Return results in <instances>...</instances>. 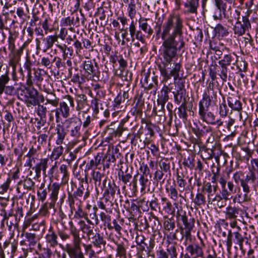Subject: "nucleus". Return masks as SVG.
Segmentation results:
<instances>
[{"label": "nucleus", "mask_w": 258, "mask_h": 258, "mask_svg": "<svg viewBox=\"0 0 258 258\" xmlns=\"http://www.w3.org/2000/svg\"><path fill=\"white\" fill-rule=\"evenodd\" d=\"M183 22L177 16H172L164 24L162 33V49L161 63L159 69L163 77L162 83H165L172 77L174 83L179 79H184L179 77L181 64L177 62V51H184L185 42L183 36Z\"/></svg>", "instance_id": "1"}, {"label": "nucleus", "mask_w": 258, "mask_h": 258, "mask_svg": "<svg viewBox=\"0 0 258 258\" xmlns=\"http://www.w3.org/2000/svg\"><path fill=\"white\" fill-rule=\"evenodd\" d=\"M69 224L70 231L74 237L73 245L71 246L68 244L66 246V251L70 258H85L80 246L81 239L79 236V231L72 221H70Z\"/></svg>", "instance_id": "2"}, {"label": "nucleus", "mask_w": 258, "mask_h": 258, "mask_svg": "<svg viewBox=\"0 0 258 258\" xmlns=\"http://www.w3.org/2000/svg\"><path fill=\"white\" fill-rule=\"evenodd\" d=\"M18 93L24 97V101L27 107H30L36 106L37 102L38 91L34 87H30L21 84L19 87L16 89Z\"/></svg>", "instance_id": "3"}, {"label": "nucleus", "mask_w": 258, "mask_h": 258, "mask_svg": "<svg viewBox=\"0 0 258 258\" xmlns=\"http://www.w3.org/2000/svg\"><path fill=\"white\" fill-rule=\"evenodd\" d=\"M235 56L236 55L234 53L225 54L223 58L218 61L219 66H217L218 75L224 82H226L227 79V67L231 64H234L237 61L235 59Z\"/></svg>", "instance_id": "4"}, {"label": "nucleus", "mask_w": 258, "mask_h": 258, "mask_svg": "<svg viewBox=\"0 0 258 258\" xmlns=\"http://www.w3.org/2000/svg\"><path fill=\"white\" fill-rule=\"evenodd\" d=\"M209 107H199L200 118L204 122L212 125H216L218 127L223 125V121L220 119H216V116L213 112L209 111Z\"/></svg>", "instance_id": "5"}, {"label": "nucleus", "mask_w": 258, "mask_h": 258, "mask_svg": "<svg viewBox=\"0 0 258 258\" xmlns=\"http://www.w3.org/2000/svg\"><path fill=\"white\" fill-rule=\"evenodd\" d=\"M82 67L87 76L90 79L95 80L98 79L99 71L98 65L95 60L87 59L83 62Z\"/></svg>", "instance_id": "6"}, {"label": "nucleus", "mask_w": 258, "mask_h": 258, "mask_svg": "<svg viewBox=\"0 0 258 258\" xmlns=\"http://www.w3.org/2000/svg\"><path fill=\"white\" fill-rule=\"evenodd\" d=\"M175 90L172 92L174 102L179 104L181 102H186V90L185 89V80L179 79L174 83Z\"/></svg>", "instance_id": "7"}, {"label": "nucleus", "mask_w": 258, "mask_h": 258, "mask_svg": "<svg viewBox=\"0 0 258 258\" xmlns=\"http://www.w3.org/2000/svg\"><path fill=\"white\" fill-rule=\"evenodd\" d=\"M66 123L67 124V128L72 137L78 138L80 136L82 121L80 118L77 117L70 118L66 120Z\"/></svg>", "instance_id": "8"}, {"label": "nucleus", "mask_w": 258, "mask_h": 258, "mask_svg": "<svg viewBox=\"0 0 258 258\" xmlns=\"http://www.w3.org/2000/svg\"><path fill=\"white\" fill-rule=\"evenodd\" d=\"M215 5L218 10L213 15L215 20H222L228 17V6L223 0H214Z\"/></svg>", "instance_id": "9"}, {"label": "nucleus", "mask_w": 258, "mask_h": 258, "mask_svg": "<svg viewBox=\"0 0 258 258\" xmlns=\"http://www.w3.org/2000/svg\"><path fill=\"white\" fill-rule=\"evenodd\" d=\"M218 102V93L204 92L202 98L199 103V107H209L217 105Z\"/></svg>", "instance_id": "10"}, {"label": "nucleus", "mask_w": 258, "mask_h": 258, "mask_svg": "<svg viewBox=\"0 0 258 258\" xmlns=\"http://www.w3.org/2000/svg\"><path fill=\"white\" fill-rule=\"evenodd\" d=\"M186 253L183 255V258H204V251L203 247L198 244H189L185 248Z\"/></svg>", "instance_id": "11"}, {"label": "nucleus", "mask_w": 258, "mask_h": 258, "mask_svg": "<svg viewBox=\"0 0 258 258\" xmlns=\"http://www.w3.org/2000/svg\"><path fill=\"white\" fill-rule=\"evenodd\" d=\"M35 182L31 178L26 177L24 180H20L17 183L16 190L20 195L19 198H23L26 194L25 190H32L34 188Z\"/></svg>", "instance_id": "12"}, {"label": "nucleus", "mask_w": 258, "mask_h": 258, "mask_svg": "<svg viewBox=\"0 0 258 258\" xmlns=\"http://www.w3.org/2000/svg\"><path fill=\"white\" fill-rule=\"evenodd\" d=\"M64 101H61L59 104V110L61 111V115L64 118H68L70 116V109L68 105L69 103L71 107L74 108L75 106L74 100L73 97L67 95L63 97Z\"/></svg>", "instance_id": "13"}, {"label": "nucleus", "mask_w": 258, "mask_h": 258, "mask_svg": "<svg viewBox=\"0 0 258 258\" xmlns=\"http://www.w3.org/2000/svg\"><path fill=\"white\" fill-rule=\"evenodd\" d=\"M256 180V175L254 172H250L249 174H247L245 178H243L241 180V186L242 187L243 191L245 192L243 201H247L249 198L247 194L250 191L249 185L253 184Z\"/></svg>", "instance_id": "14"}, {"label": "nucleus", "mask_w": 258, "mask_h": 258, "mask_svg": "<svg viewBox=\"0 0 258 258\" xmlns=\"http://www.w3.org/2000/svg\"><path fill=\"white\" fill-rule=\"evenodd\" d=\"M21 237H23L22 240L20 242L21 245H25L29 246L30 250H32V248L31 246L35 245L37 241L38 238L35 233L30 232H24L21 234Z\"/></svg>", "instance_id": "15"}, {"label": "nucleus", "mask_w": 258, "mask_h": 258, "mask_svg": "<svg viewBox=\"0 0 258 258\" xmlns=\"http://www.w3.org/2000/svg\"><path fill=\"white\" fill-rule=\"evenodd\" d=\"M234 236V239L236 240V244L238 245L240 248L243 246L244 238L239 232H234L232 233L231 230L228 231L227 238L226 241V245L227 250L230 251L231 249L232 244V236Z\"/></svg>", "instance_id": "16"}, {"label": "nucleus", "mask_w": 258, "mask_h": 258, "mask_svg": "<svg viewBox=\"0 0 258 258\" xmlns=\"http://www.w3.org/2000/svg\"><path fill=\"white\" fill-rule=\"evenodd\" d=\"M128 31L132 41H134L135 39H136L143 43L145 42V35L141 30L137 29L136 23L134 20L132 21L129 25Z\"/></svg>", "instance_id": "17"}, {"label": "nucleus", "mask_w": 258, "mask_h": 258, "mask_svg": "<svg viewBox=\"0 0 258 258\" xmlns=\"http://www.w3.org/2000/svg\"><path fill=\"white\" fill-rule=\"evenodd\" d=\"M105 161V157H103L102 153H98L92 159L89 163L86 165V168L88 170L90 169H98L100 170L103 162Z\"/></svg>", "instance_id": "18"}, {"label": "nucleus", "mask_w": 258, "mask_h": 258, "mask_svg": "<svg viewBox=\"0 0 258 258\" xmlns=\"http://www.w3.org/2000/svg\"><path fill=\"white\" fill-rule=\"evenodd\" d=\"M17 249V246L14 244H9L5 243L4 249L0 243V258H13Z\"/></svg>", "instance_id": "19"}, {"label": "nucleus", "mask_w": 258, "mask_h": 258, "mask_svg": "<svg viewBox=\"0 0 258 258\" xmlns=\"http://www.w3.org/2000/svg\"><path fill=\"white\" fill-rule=\"evenodd\" d=\"M41 39V50L43 52H46L53 46L55 42L57 41L58 36L56 35H48L45 38L43 37Z\"/></svg>", "instance_id": "20"}, {"label": "nucleus", "mask_w": 258, "mask_h": 258, "mask_svg": "<svg viewBox=\"0 0 258 258\" xmlns=\"http://www.w3.org/2000/svg\"><path fill=\"white\" fill-rule=\"evenodd\" d=\"M177 217H180V220L183 225V226H180L179 228H183V230H192L195 226V220L194 218L188 219L185 212L183 213V214H181L179 212H177Z\"/></svg>", "instance_id": "21"}, {"label": "nucleus", "mask_w": 258, "mask_h": 258, "mask_svg": "<svg viewBox=\"0 0 258 258\" xmlns=\"http://www.w3.org/2000/svg\"><path fill=\"white\" fill-rule=\"evenodd\" d=\"M60 189V185L56 182L53 183L52 184H49L48 186V190L50 192V199L51 203L50 205L51 207L54 206L58 198V195Z\"/></svg>", "instance_id": "22"}, {"label": "nucleus", "mask_w": 258, "mask_h": 258, "mask_svg": "<svg viewBox=\"0 0 258 258\" xmlns=\"http://www.w3.org/2000/svg\"><path fill=\"white\" fill-rule=\"evenodd\" d=\"M224 212L227 219L236 220L238 215L242 214V211L239 208L228 206Z\"/></svg>", "instance_id": "23"}, {"label": "nucleus", "mask_w": 258, "mask_h": 258, "mask_svg": "<svg viewBox=\"0 0 258 258\" xmlns=\"http://www.w3.org/2000/svg\"><path fill=\"white\" fill-rule=\"evenodd\" d=\"M92 244L95 247L100 249H104L106 242L105 238L102 233L96 232L92 236L91 239ZM101 251V250H100Z\"/></svg>", "instance_id": "24"}, {"label": "nucleus", "mask_w": 258, "mask_h": 258, "mask_svg": "<svg viewBox=\"0 0 258 258\" xmlns=\"http://www.w3.org/2000/svg\"><path fill=\"white\" fill-rule=\"evenodd\" d=\"M195 126L192 127L194 133L198 138L206 136L208 134L213 133L212 128L210 126L203 125L199 126L197 123H194Z\"/></svg>", "instance_id": "25"}, {"label": "nucleus", "mask_w": 258, "mask_h": 258, "mask_svg": "<svg viewBox=\"0 0 258 258\" xmlns=\"http://www.w3.org/2000/svg\"><path fill=\"white\" fill-rule=\"evenodd\" d=\"M76 177L79 181V187H81V188H84V189H86V191L85 192V195H84L83 196V199L84 200H85L90 196V191L88 189L89 185L88 182L87 174L83 172L82 174H80L79 175H76Z\"/></svg>", "instance_id": "26"}, {"label": "nucleus", "mask_w": 258, "mask_h": 258, "mask_svg": "<svg viewBox=\"0 0 258 258\" xmlns=\"http://www.w3.org/2000/svg\"><path fill=\"white\" fill-rule=\"evenodd\" d=\"M48 159L47 158H41L39 162L36 165L32 167V169L35 172V176L39 178L41 176V171H42L43 174L46 175V170L48 166Z\"/></svg>", "instance_id": "27"}, {"label": "nucleus", "mask_w": 258, "mask_h": 258, "mask_svg": "<svg viewBox=\"0 0 258 258\" xmlns=\"http://www.w3.org/2000/svg\"><path fill=\"white\" fill-rule=\"evenodd\" d=\"M75 100L77 103L76 110L80 111L84 109L86 106H89L87 96L84 94L76 93Z\"/></svg>", "instance_id": "28"}, {"label": "nucleus", "mask_w": 258, "mask_h": 258, "mask_svg": "<svg viewBox=\"0 0 258 258\" xmlns=\"http://www.w3.org/2000/svg\"><path fill=\"white\" fill-rule=\"evenodd\" d=\"M199 0H189L184 4L185 9L184 13L186 14H197L199 7Z\"/></svg>", "instance_id": "29"}, {"label": "nucleus", "mask_w": 258, "mask_h": 258, "mask_svg": "<svg viewBox=\"0 0 258 258\" xmlns=\"http://www.w3.org/2000/svg\"><path fill=\"white\" fill-rule=\"evenodd\" d=\"M117 186L114 182L109 181L108 183V186L106 187L105 189L104 192L103 194V196L105 197L104 200L105 203H107L109 202V199L110 198L109 195H110L112 198L114 197Z\"/></svg>", "instance_id": "30"}, {"label": "nucleus", "mask_w": 258, "mask_h": 258, "mask_svg": "<svg viewBox=\"0 0 258 258\" xmlns=\"http://www.w3.org/2000/svg\"><path fill=\"white\" fill-rule=\"evenodd\" d=\"M45 238L46 242L49 244L50 246L55 247L58 244L57 235L53 231L52 227H50L48 230Z\"/></svg>", "instance_id": "31"}, {"label": "nucleus", "mask_w": 258, "mask_h": 258, "mask_svg": "<svg viewBox=\"0 0 258 258\" xmlns=\"http://www.w3.org/2000/svg\"><path fill=\"white\" fill-rule=\"evenodd\" d=\"M147 21V19L141 17L138 21L139 27L141 30L150 36L153 34V31L148 24Z\"/></svg>", "instance_id": "32"}, {"label": "nucleus", "mask_w": 258, "mask_h": 258, "mask_svg": "<svg viewBox=\"0 0 258 258\" xmlns=\"http://www.w3.org/2000/svg\"><path fill=\"white\" fill-rule=\"evenodd\" d=\"M55 131L56 132V139L55 143L57 145H61L66 136V133L63 126L60 124H57Z\"/></svg>", "instance_id": "33"}, {"label": "nucleus", "mask_w": 258, "mask_h": 258, "mask_svg": "<svg viewBox=\"0 0 258 258\" xmlns=\"http://www.w3.org/2000/svg\"><path fill=\"white\" fill-rule=\"evenodd\" d=\"M188 176H185L182 172L176 173V181L180 191H183L186 185V179Z\"/></svg>", "instance_id": "34"}, {"label": "nucleus", "mask_w": 258, "mask_h": 258, "mask_svg": "<svg viewBox=\"0 0 258 258\" xmlns=\"http://www.w3.org/2000/svg\"><path fill=\"white\" fill-rule=\"evenodd\" d=\"M228 106L232 110L237 111H241L242 110V104L240 101L237 99L232 97H228L227 99Z\"/></svg>", "instance_id": "35"}, {"label": "nucleus", "mask_w": 258, "mask_h": 258, "mask_svg": "<svg viewBox=\"0 0 258 258\" xmlns=\"http://www.w3.org/2000/svg\"><path fill=\"white\" fill-rule=\"evenodd\" d=\"M24 47V45H23L18 49L15 50L10 53L11 61L13 63H17L19 61Z\"/></svg>", "instance_id": "36"}, {"label": "nucleus", "mask_w": 258, "mask_h": 258, "mask_svg": "<svg viewBox=\"0 0 258 258\" xmlns=\"http://www.w3.org/2000/svg\"><path fill=\"white\" fill-rule=\"evenodd\" d=\"M53 57L52 55L44 56L41 58L40 64L48 70H51L53 67Z\"/></svg>", "instance_id": "37"}, {"label": "nucleus", "mask_w": 258, "mask_h": 258, "mask_svg": "<svg viewBox=\"0 0 258 258\" xmlns=\"http://www.w3.org/2000/svg\"><path fill=\"white\" fill-rule=\"evenodd\" d=\"M46 102L45 105L51 104L54 107H56L59 103V98L52 92L48 93L45 97Z\"/></svg>", "instance_id": "38"}, {"label": "nucleus", "mask_w": 258, "mask_h": 258, "mask_svg": "<svg viewBox=\"0 0 258 258\" xmlns=\"http://www.w3.org/2000/svg\"><path fill=\"white\" fill-rule=\"evenodd\" d=\"M80 198L72 195V192L68 191V202L70 208L82 205V202Z\"/></svg>", "instance_id": "39"}, {"label": "nucleus", "mask_w": 258, "mask_h": 258, "mask_svg": "<svg viewBox=\"0 0 258 258\" xmlns=\"http://www.w3.org/2000/svg\"><path fill=\"white\" fill-rule=\"evenodd\" d=\"M193 202L195 205V207L201 208L202 206L206 204V197L202 192H198L194 199Z\"/></svg>", "instance_id": "40"}, {"label": "nucleus", "mask_w": 258, "mask_h": 258, "mask_svg": "<svg viewBox=\"0 0 258 258\" xmlns=\"http://www.w3.org/2000/svg\"><path fill=\"white\" fill-rule=\"evenodd\" d=\"M118 177L119 180L122 181L124 184H127L132 179V175L127 172V169L124 172L121 169H120L118 172Z\"/></svg>", "instance_id": "41"}, {"label": "nucleus", "mask_w": 258, "mask_h": 258, "mask_svg": "<svg viewBox=\"0 0 258 258\" xmlns=\"http://www.w3.org/2000/svg\"><path fill=\"white\" fill-rule=\"evenodd\" d=\"M128 211L130 212L131 217L129 218L130 221H133L135 217L139 215L140 212V208L134 202H132L130 208L128 209Z\"/></svg>", "instance_id": "42"}, {"label": "nucleus", "mask_w": 258, "mask_h": 258, "mask_svg": "<svg viewBox=\"0 0 258 258\" xmlns=\"http://www.w3.org/2000/svg\"><path fill=\"white\" fill-rule=\"evenodd\" d=\"M96 170L97 169H93L91 174L96 187L97 186H100L102 178L104 176L103 173H101L100 171H97Z\"/></svg>", "instance_id": "43"}, {"label": "nucleus", "mask_w": 258, "mask_h": 258, "mask_svg": "<svg viewBox=\"0 0 258 258\" xmlns=\"http://www.w3.org/2000/svg\"><path fill=\"white\" fill-rule=\"evenodd\" d=\"M228 17L225 19H228L229 21L232 22L234 20L239 21L240 12L237 10H232L231 7L229 6L228 8Z\"/></svg>", "instance_id": "44"}, {"label": "nucleus", "mask_w": 258, "mask_h": 258, "mask_svg": "<svg viewBox=\"0 0 258 258\" xmlns=\"http://www.w3.org/2000/svg\"><path fill=\"white\" fill-rule=\"evenodd\" d=\"M60 173L62 174L61 183L65 184L69 180V173L68 170V166L65 164H61L59 167Z\"/></svg>", "instance_id": "45"}, {"label": "nucleus", "mask_w": 258, "mask_h": 258, "mask_svg": "<svg viewBox=\"0 0 258 258\" xmlns=\"http://www.w3.org/2000/svg\"><path fill=\"white\" fill-rule=\"evenodd\" d=\"M214 31L216 35L222 37H226L229 34L228 29L221 24H218L214 28Z\"/></svg>", "instance_id": "46"}, {"label": "nucleus", "mask_w": 258, "mask_h": 258, "mask_svg": "<svg viewBox=\"0 0 258 258\" xmlns=\"http://www.w3.org/2000/svg\"><path fill=\"white\" fill-rule=\"evenodd\" d=\"M100 102V100L97 97H92L90 107L88 108L86 111H84V112L87 113L89 111V109L91 108L93 111V114L95 115H97L99 113V105Z\"/></svg>", "instance_id": "47"}, {"label": "nucleus", "mask_w": 258, "mask_h": 258, "mask_svg": "<svg viewBox=\"0 0 258 258\" xmlns=\"http://www.w3.org/2000/svg\"><path fill=\"white\" fill-rule=\"evenodd\" d=\"M44 183H41L40 187L39 188L37 191V196L38 199L39 201L43 202L46 199L47 192H48V188H44Z\"/></svg>", "instance_id": "48"}, {"label": "nucleus", "mask_w": 258, "mask_h": 258, "mask_svg": "<svg viewBox=\"0 0 258 258\" xmlns=\"http://www.w3.org/2000/svg\"><path fill=\"white\" fill-rule=\"evenodd\" d=\"M186 108V102H182L180 106L177 108L178 116L180 118L182 119L183 122H185L187 118V114Z\"/></svg>", "instance_id": "49"}, {"label": "nucleus", "mask_w": 258, "mask_h": 258, "mask_svg": "<svg viewBox=\"0 0 258 258\" xmlns=\"http://www.w3.org/2000/svg\"><path fill=\"white\" fill-rule=\"evenodd\" d=\"M179 231L182 235V239L184 240L185 245L190 243L192 241L191 233L192 230H183V228H179Z\"/></svg>", "instance_id": "50"}, {"label": "nucleus", "mask_w": 258, "mask_h": 258, "mask_svg": "<svg viewBox=\"0 0 258 258\" xmlns=\"http://www.w3.org/2000/svg\"><path fill=\"white\" fill-rule=\"evenodd\" d=\"M63 152V148L61 145L55 147L52 150L50 155V159L51 160H57L61 156Z\"/></svg>", "instance_id": "51"}, {"label": "nucleus", "mask_w": 258, "mask_h": 258, "mask_svg": "<svg viewBox=\"0 0 258 258\" xmlns=\"http://www.w3.org/2000/svg\"><path fill=\"white\" fill-rule=\"evenodd\" d=\"M159 166L160 170L165 173H168L169 175L170 173V164L167 159H162L159 162Z\"/></svg>", "instance_id": "52"}, {"label": "nucleus", "mask_w": 258, "mask_h": 258, "mask_svg": "<svg viewBox=\"0 0 258 258\" xmlns=\"http://www.w3.org/2000/svg\"><path fill=\"white\" fill-rule=\"evenodd\" d=\"M233 31L234 34L238 36H242L247 31L240 21H236L233 27Z\"/></svg>", "instance_id": "53"}, {"label": "nucleus", "mask_w": 258, "mask_h": 258, "mask_svg": "<svg viewBox=\"0 0 258 258\" xmlns=\"http://www.w3.org/2000/svg\"><path fill=\"white\" fill-rule=\"evenodd\" d=\"M202 190L207 194V199L210 203L212 200V197L214 195L212 189V185L210 182H207L204 184L202 187Z\"/></svg>", "instance_id": "54"}, {"label": "nucleus", "mask_w": 258, "mask_h": 258, "mask_svg": "<svg viewBox=\"0 0 258 258\" xmlns=\"http://www.w3.org/2000/svg\"><path fill=\"white\" fill-rule=\"evenodd\" d=\"M127 11L129 17L133 20L137 13L135 0H130V3L128 4L127 7Z\"/></svg>", "instance_id": "55"}, {"label": "nucleus", "mask_w": 258, "mask_h": 258, "mask_svg": "<svg viewBox=\"0 0 258 258\" xmlns=\"http://www.w3.org/2000/svg\"><path fill=\"white\" fill-rule=\"evenodd\" d=\"M71 209L72 212H75L74 217L77 219L85 217L87 215L82 210V205L71 208Z\"/></svg>", "instance_id": "56"}, {"label": "nucleus", "mask_w": 258, "mask_h": 258, "mask_svg": "<svg viewBox=\"0 0 258 258\" xmlns=\"http://www.w3.org/2000/svg\"><path fill=\"white\" fill-rule=\"evenodd\" d=\"M37 107L36 109V113L39 118L46 119V113L47 112V107L44 104L37 105Z\"/></svg>", "instance_id": "57"}, {"label": "nucleus", "mask_w": 258, "mask_h": 258, "mask_svg": "<svg viewBox=\"0 0 258 258\" xmlns=\"http://www.w3.org/2000/svg\"><path fill=\"white\" fill-rule=\"evenodd\" d=\"M163 227L165 231L170 232L172 231L175 227L174 220L171 218L165 220L163 222Z\"/></svg>", "instance_id": "58"}, {"label": "nucleus", "mask_w": 258, "mask_h": 258, "mask_svg": "<svg viewBox=\"0 0 258 258\" xmlns=\"http://www.w3.org/2000/svg\"><path fill=\"white\" fill-rule=\"evenodd\" d=\"M53 62H55V68L58 72L63 71L66 68L65 62L62 61V59L58 56L53 57Z\"/></svg>", "instance_id": "59"}, {"label": "nucleus", "mask_w": 258, "mask_h": 258, "mask_svg": "<svg viewBox=\"0 0 258 258\" xmlns=\"http://www.w3.org/2000/svg\"><path fill=\"white\" fill-rule=\"evenodd\" d=\"M9 81L10 78L8 73L0 76V95L3 94L4 89L7 86L6 85Z\"/></svg>", "instance_id": "60"}, {"label": "nucleus", "mask_w": 258, "mask_h": 258, "mask_svg": "<svg viewBox=\"0 0 258 258\" xmlns=\"http://www.w3.org/2000/svg\"><path fill=\"white\" fill-rule=\"evenodd\" d=\"M194 161V157L189 155L184 158L183 164L190 169H192L195 167Z\"/></svg>", "instance_id": "61"}, {"label": "nucleus", "mask_w": 258, "mask_h": 258, "mask_svg": "<svg viewBox=\"0 0 258 258\" xmlns=\"http://www.w3.org/2000/svg\"><path fill=\"white\" fill-rule=\"evenodd\" d=\"M107 227L109 230H112L114 229L116 232L120 234V231L122 229V227L116 219H114L112 221V224L110 222L108 225H107Z\"/></svg>", "instance_id": "62"}, {"label": "nucleus", "mask_w": 258, "mask_h": 258, "mask_svg": "<svg viewBox=\"0 0 258 258\" xmlns=\"http://www.w3.org/2000/svg\"><path fill=\"white\" fill-rule=\"evenodd\" d=\"M164 173L160 170H156L154 174V179L157 182L162 184L164 182L165 178L164 177Z\"/></svg>", "instance_id": "63"}, {"label": "nucleus", "mask_w": 258, "mask_h": 258, "mask_svg": "<svg viewBox=\"0 0 258 258\" xmlns=\"http://www.w3.org/2000/svg\"><path fill=\"white\" fill-rule=\"evenodd\" d=\"M77 23L74 22V18H71L70 17L62 18L60 22L61 26L64 27L71 26L72 25H75Z\"/></svg>", "instance_id": "64"}]
</instances>
